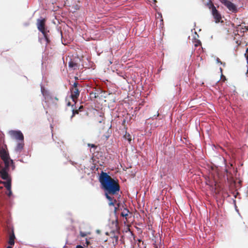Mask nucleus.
I'll list each match as a JSON object with an SVG mask.
<instances>
[{
	"mask_svg": "<svg viewBox=\"0 0 248 248\" xmlns=\"http://www.w3.org/2000/svg\"><path fill=\"white\" fill-rule=\"evenodd\" d=\"M100 183L101 188L104 190L106 199H110V196H116L118 199L121 197L119 194L120 191V186L117 179L111 178L108 172L101 171L98 177Z\"/></svg>",
	"mask_w": 248,
	"mask_h": 248,
	"instance_id": "obj_1",
	"label": "nucleus"
},
{
	"mask_svg": "<svg viewBox=\"0 0 248 248\" xmlns=\"http://www.w3.org/2000/svg\"><path fill=\"white\" fill-rule=\"evenodd\" d=\"M46 19L41 17L37 20V27L39 31L43 35L42 37H39V41L41 44H45L46 46L50 43V39L49 38V31L47 30L45 26Z\"/></svg>",
	"mask_w": 248,
	"mask_h": 248,
	"instance_id": "obj_2",
	"label": "nucleus"
},
{
	"mask_svg": "<svg viewBox=\"0 0 248 248\" xmlns=\"http://www.w3.org/2000/svg\"><path fill=\"white\" fill-rule=\"evenodd\" d=\"M41 92L44 97L45 102L47 104L48 107H53L56 108L57 107L58 99L57 97L52 95L44 86H41Z\"/></svg>",
	"mask_w": 248,
	"mask_h": 248,
	"instance_id": "obj_3",
	"label": "nucleus"
},
{
	"mask_svg": "<svg viewBox=\"0 0 248 248\" xmlns=\"http://www.w3.org/2000/svg\"><path fill=\"white\" fill-rule=\"evenodd\" d=\"M4 166H2V170L0 171V178L2 179H12L11 176L9 173L10 167L11 166V161L10 159L3 161Z\"/></svg>",
	"mask_w": 248,
	"mask_h": 248,
	"instance_id": "obj_4",
	"label": "nucleus"
},
{
	"mask_svg": "<svg viewBox=\"0 0 248 248\" xmlns=\"http://www.w3.org/2000/svg\"><path fill=\"white\" fill-rule=\"evenodd\" d=\"M9 134L13 138L19 141H24V135L22 132L19 130H11L9 131Z\"/></svg>",
	"mask_w": 248,
	"mask_h": 248,
	"instance_id": "obj_5",
	"label": "nucleus"
},
{
	"mask_svg": "<svg viewBox=\"0 0 248 248\" xmlns=\"http://www.w3.org/2000/svg\"><path fill=\"white\" fill-rule=\"evenodd\" d=\"M212 15L215 19V21L216 23H219L220 20L221 19L222 16L220 12L217 10V8H215L211 11Z\"/></svg>",
	"mask_w": 248,
	"mask_h": 248,
	"instance_id": "obj_6",
	"label": "nucleus"
},
{
	"mask_svg": "<svg viewBox=\"0 0 248 248\" xmlns=\"http://www.w3.org/2000/svg\"><path fill=\"white\" fill-rule=\"evenodd\" d=\"M3 180H6L5 183V188L8 190L7 196L9 197H11L13 195V193L11 190L12 187V179H3Z\"/></svg>",
	"mask_w": 248,
	"mask_h": 248,
	"instance_id": "obj_7",
	"label": "nucleus"
},
{
	"mask_svg": "<svg viewBox=\"0 0 248 248\" xmlns=\"http://www.w3.org/2000/svg\"><path fill=\"white\" fill-rule=\"evenodd\" d=\"M225 6L232 13H236L238 11L236 5L231 1L229 0Z\"/></svg>",
	"mask_w": 248,
	"mask_h": 248,
	"instance_id": "obj_8",
	"label": "nucleus"
},
{
	"mask_svg": "<svg viewBox=\"0 0 248 248\" xmlns=\"http://www.w3.org/2000/svg\"><path fill=\"white\" fill-rule=\"evenodd\" d=\"M24 146V141H19L17 144H16V146L15 148V152L16 154H20L22 150L23 149Z\"/></svg>",
	"mask_w": 248,
	"mask_h": 248,
	"instance_id": "obj_9",
	"label": "nucleus"
},
{
	"mask_svg": "<svg viewBox=\"0 0 248 248\" xmlns=\"http://www.w3.org/2000/svg\"><path fill=\"white\" fill-rule=\"evenodd\" d=\"M70 90L71 91V96L74 101L75 98H77L78 97L80 92L78 88L70 89Z\"/></svg>",
	"mask_w": 248,
	"mask_h": 248,
	"instance_id": "obj_10",
	"label": "nucleus"
},
{
	"mask_svg": "<svg viewBox=\"0 0 248 248\" xmlns=\"http://www.w3.org/2000/svg\"><path fill=\"white\" fill-rule=\"evenodd\" d=\"M78 63L75 62L73 61H72L71 59L68 62V67L70 68H71L73 70H75L77 68V67H78Z\"/></svg>",
	"mask_w": 248,
	"mask_h": 248,
	"instance_id": "obj_11",
	"label": "nucleus"
},
{
	"mask_svg": "<svg viewBox=\"0 0 248 248\" xmlns=\"http://www.w3.org/2000/svg\"><path fill=\"white\" fill-rule=\"evenodd\" d=\"M107 199L109 201L108 203L109 206H114V204L117 202V201L116 199H114L113 196H110V199L109 198Z\"/></svg>",
	"mask_w": 248,
	"mask_h": 248,
	"instance_id": "obj_12",
	"label": "nucleus"
},
{
	"mask_svg": "<svg viewBox=\"0 0 248 248\" xmlns=\"http://www.w3.org/2000/svg\"><path fill=\"white\" fill-rule=\"evenodd\" d=\"M239 30H240L241 32H244L247 30V27L246 26L242 27L240 25H238L236 27L235 31L238 32Z\"/></svg>",
	"mask_w": 248,
	"mask_h": 248,
	"instance_id": "obj_13",
	"label": "nucleus"
},
{
	"mask_svg": "<svg viewBox=\"0 0 248 248\" xmlns=\"http://www.w3.org/2000/svg\"><path fill=\"white\" fill-rule=\"evenodd\" d=\"M129 211L127 208H124V211L122 212L121 214V216L123 217H126L128 216V213Z\"/></svg>",
	"mask_w": 248,
	"mask_h": 248,
	"instance_id": "obj_14",
	"label": "nucleus"
},
{
	"mask_svg": "<svg viewBox=\"0 0 248 248\" xmlns=\"http://www.w3.org/2000/svg\"><path fill=\"white\" fill-rule=\"evenodd\" d=\"M85 244L87 245L85 246V244H83V246H81V245H77L75 248H85V247H88V245L90 244V242L88 240L87 238L85 239Z\"/></svg>",
	"mask_w": 248,
	"mask_h": 248,
	"instance_id": "obj_15",
	"label": "nucleus"
},
{
	"mask_svg": "<svg viewBox=\"0 0 248 248\" xmlns=\"http://www.w3.org/2000/svg\"><path fill=\"white\" fill-rule=\"evenodd\" d=\"M206 5L208 7V8L212 10V9L216 8L214 4L211 2V0H209L208 2L207 3Z\"/></svg>",
	"mask_w": 248,
	"mask_h": 248,
	"instance_id": "obj_16",
	"label": "nucleus"
},
{
	"mask_svg": "<svg viewBox=\"0 0 248 248\" xmlns=\"http://www.w3.org/2000/svg\"><path fill=\"white\" fill-rule=\"evenodd\" d=\"M9 238L14 240L16 239V236L14 233V228L13 227L11 228V231L10 232V235Z\"/></svg>",
	"mask_w": 248,
	"mask_h": 248,
	"instance_id": "obj_17",
	"label": "nucleus"
},
{
	"mask_svg": "<svg viewBox=\"0 0 248 248\" xmlns=\"http://www.w3.org/2000/svg\"><path fill=\"white\" fill-rule=\"evenodd\" d=\"M80 7V6L79 5H78V4H75L74 5L73 7H72V9H74V10L73 11H71V12L74 13H75L76 11L78 10L79 9Z\"/></svg>",
	"mask_w": 248,
	"mask_h": 248,
	"instance_id": "obj_18",
	"label": "nucleus"
},
{
	"mask_svg": "<svg viewBox=\"0 0 248 248\" xmlns=\"http://www.w3.org/2000/svg\"><path fill=\"white\" fill-rule=\"evenodd\" d=\"M125 139H127L128 141V142L130 143L131 141V135L129 133H126L124 135V136Z\"/></svg>",
	"mask_w": 248,
	"mask_h": 248,
	"instance_id": "obj_19",
	"label": "nucleus"
},
{
	"mask_svg": "<svg viewBox=\"0 0 248 248\" xmlns=\"http://www.w3.org/2000/svg\"><path fill=\"white\" fill-rule=\"evenodd\" d=\"M75 107H75V104H73V105H72V108H71V110L72 112V114L73 113H74V116L76 114H78V110L75 109Z\"/></svg>",
	"mask_w": 248,
	"mask_h": 248,
	"instance_id": "obj_20",
	"label": "nucleus"
},
{
	"mask_svg": "<svg viewBox=\"0 0 248 248\" xmlns=\"http://www.w3.org/2000/svg\"><path fill=\"white\" fill-rule=\"evenodd\" d=\"M130 232V235H131V237H132L133 240L134 241H136V240H135L136 236L134 234V233L129 228H128L127 230L125 231L126 232Z\"/></svg>",
	"mask_w": 248,
	"mask_h": 248,
	"instance_id": "obj_21",
	"label": "nucleus"
},
{
	"mask_svg": "<svg viewBox=\"0 0 248 248\" xmlns=\"http://www.w3.org/2000/svg\"><path fill=\"white\" fill-rule=\"evenodd\" d=\"M10 161H11L10 167H11L12 170H15V169L16 168V166H15V163H14V162L13 159H10Z\"/></svg>",
	"mask_w": 248,
	"mask_h": 248,
	"instance_id": "obj_22",
	"label": "nucleus"
},
{
	"mask_svg": "<svg viewBox=\"0 0 248 248\" xmlns=\"http://www.w3.org/2000/svg\"><path fill=\"white\" fill-rule=\"evenodd\" d=\"M90 95L92 97L94 98H96L98 96V93L93 92L90 93Z\"/></svg>",
	"mask_w": 248,
	"mask_h": 248,
	"instance_id": "obj_23",
	"label": "nucleus"
},
{
	"mask_svg": "<svg viewBox=\"0 0 248 248\" xmlns=\"http://www.w3.org/2000/svg\"><path fill=\"white\" fill-rule=\"evenodd\" d=\"M15 240L9 238L8 240V244L11 246H13L15 244Z\"/></svg>",
	"mask_w": 248,
	"mask_h": 248,
	"instance_id": "obj_24",
	"label": "nucleus"
},
{
	"mask_svg": "<svg viewBox=\"0 0 248 248\" xmlns=\"http://www.w3.org/2000/svg\"><path fill=\"white\" fill-rule=\"evenodd\" d=\"M232 202L234 204V206L235 209L236 211L238 212L239 210L237 209V207L236 204V200H234V199H232Z\"/></svg>",
	"mask_w": 248,
	"mask_h": 248,
	"instance_id": "obj_25",
	"label": "nucleus"
},
{
	"mask_svg": "<svg viewBox=\"0 0 248 248\" xmlns=\"http://www.w3.org/2000/svg\"><path fill=\"white\" fill-rule=\"evenodd\" d=\"M216 61L217 63H219L220 64H222L223 66L225 65V63H223L222 62H221L218 58L217 57L216 58Z\"/></svg>",
	"mask_w": 248,
	"mask_h": 248,
	"instance_id": "obj_26",
	"label": "nucleus"
},
{
	"mask_svg": "<svg viewBox=\"0 0 248 248\" xmlns=\"http://www.w3.org/2000/svg\"><path fill=\"white\" fill-rule=\"evenodd\" d=\"M79 85V84L77 82H76L75 81L72 85V89H76V88H78V86Z\"/></svg>",
	"mask_w": 248,
	"mask_h": 248,
	"instance_id": "obj_27",
	"label": "nucleus"
},
{
	"mask_svg": "<svg viewBox=\"0 0 248 248\" xmlns=\"http://www.w3.org/2000/svg\"><path fill=\"white\" fill-rule=\"evenodd\" d=\"M159 17H160V21L161 22V23H160V25H161V23H162V24H163V20L162 18V15L160 13H158V16L157 17V18H159Z\"/></svg>",
	"mask_w": 248,
	"mask_h": 248,
	"instance_id": "obj_28",
	"label": "nucleus"
},
{
	"mask_svg": "<svg viewBox=\"0 0 248 248\" xmlns=\"http://www.w3.org/2000/svg\"><path fill=\"white\" fill-rule=\"evenodd\" d=\"M80 235L82 237H84L85 236H86L87 235V233L86 232L80 231Z\"/></svg>",
	"mask_w": 248,
	"mask_h": 248,
	"instance_id": "obj_29",
	"label": "nucleus"
},
{
	"mask_svg": "<svg viewBox=\"0 0 248 248\" xmlns=\"http://www.w3.org/2000/svg\"><path fill=\"white\" fill-rule=\"evenodd\" d=\"M245 56L246 58L247 62L248 64V47L246 49V53L245 54Z\"/></svg>",
	"mask_w": 248,
	"mask_h": 248,
	"instance_id": "obj_30",
	"label": "nucleus"
},
{
	"mask_svg": "<svg viewBox=\"0 0 248 248\" xmlns=\"http://www.w3.org/2000/svg\"><path fill=\"white\" fill-rule=\"evenodd\" d=\"M219 1L221 3H222L223 4H224V5H225V4L227 3V2L229 1L228 0H219Z\"/></svg>",
	"mask_w": 248,
	"mask_h": 248,
	"instance_id": "obj_31",
	"label": "nucleus"
},
{
	"mask_svg": "<svg viewBox=\"0 0 248 248\" xmlns=\"http://www.w3.org/2000/svg\"><path fill=\"white\" fill-rule=\"evenodd\" d=\"M6 182V180H5V181H2L1 180H0V184H3L4 185V186L5 187V183ZM2 186H0V189H2Z\"/></svg>",
	"mask_w": 248,
	"mask_h": 248,
	"instance_id": "obj_32",
	"label": "nucleus"
},
{
	"mask_svg": "<svg viewBox=\"0 0 248 248\" xmlns=\"http://www.w3.org/2000/svg\"><path fill=\"white\" fill-rule=\"evenodd\" d=\"M88 146L90 147L91 148H95L96 146L94 144L88 143Z\"/></svg>",
	"mask_w": 248,
	"mask_h": 248,
	"instance_id": "obj_33",
	"label": "nucleus"
},
{
	"mask_svg": "<svg viewBox=\"0 0 248 248\" xmlns=\"http://www.w3.org/2000/svg\"><path fill=\"white\" fill-rule=\"evenodd\" d=\"M159 114L158 113V112H157V114L156 115H154L152 117V119L153 120L155 119H156L157 117H158L159 116Z\"/></svg>",
	"mask_w": 248,
	"mask_h": 248,
	"instance_id": "obj_34",
	"label": "nucleus"
},
{
	"mask_svg": "<svg viewBox=\"0 0 248 248\" xmlns=\"http://www.w3.org/2000/svg\"><path fill=\"white\" fill-rule=\"evenodd\" d=\"M113 238H114L115 239L116 241H117L118 240L119 237L118 235H114L113 236Z\"/></svg>",
	"mask_w": 248,
	"mask_h": 248,
	"instance_id": "obj_35",
	"label": "nucleus"
},
{
	"mask_svg": "<svg viewBox=\"0 0 248 248\" xmlns=\"http://www.w3.org/2000/svg\"><path fill=\"white\" fill-rule=\"evenodd\" d=\"M114 213L115 215H116L117 214V207H114Z\"/></svg>",
	"mask_w": 248,
	"mask_h": 248,
	"instance_id": "obj_36",
	"label": "nucleus"
},
{
	"mask_svg": "<svg viewBox=\"0 0 248 248\" xmlns=\"http://www.w3.org/2000/svg\"><path fill=\"white\" fill-rule=\"evenodd\" d=\"M114 222H115V224H116V226H117V225H118V219H116L114 221H113V222H112V223L114 224Z\"/></svg>",
	"mask_w": 248,
	"mask_h": 248,
	"instance_id": "obj_37",
	"label": "nucleus"
},
{
	"mask_svg": "<svg viewBox=\"0 0 248 248\" xmlns=\"http://www.w3.org/2000/svg\"><path fill=\"white\" fill-rule=\"evenodd\" d=\"M74 113H73L72 114V115L71 116V117H70V120H71V121H72V118L74 117Z\"/></svg>",
	"mask_w": 248,
	"mask_h": 248,
	"instance_id": "obj_38",
	"label": "nucleus"
},
{
	"mask_svg": "<svg viewBox=\"0 0 248 248\" xmlns=\"http://www.w3.org/2000/svg\"><path fill=\"white\" fill-rule=\"evenodd\" d=\"M121 204H122V203H120V202H118V203H117L118 207V208H119V207H120L121 206Z\"/></svg>",
	"mask_w": 248,
	"mask_h": 248,
	"instance_id": "obj_39",
	"label": "nucleus"
},
{
	"mask_svg": "<svg viewBox=\"0 0 248 248\" xmlns=\"http://www.w3.org/2000/svg\"><path fill=\"white\" fill-rule=\"evenodd\" d=\"M67 105L68 106H71L72 107V105H71V103L69 102L67 103Z\"/></svg>",
	"mask_w": 248,
	"mask_h": 248,
	"instance_id": "obj_40",
	"label": "nucleus"
},
{
	"mask_svg": "<svg viewBox=\"0 0 248 248\" xmlns=\"http://www.w3.org/2000/svg\"><path fill=\"white\" fill-rule=\"evenodd\" d=\"M219 70L221 73V76H222V69L221 67L219 68Z\"/></svg>",
	"mask_w": 248,
	"mask_h": 248,
	"instance_id": "obj_41",
	"label": "nucleus"
},
{
	"mask_svg": "<svg viewBox=\"0 0 248 248\" xmlns=\"http://www.w3.org/2000/svg\"><path fill=\"white\" fill-rule=\"evenodd\" d=\"M96 233H97L99 234V233H100V230H97L96 231Z\"/></svg>",
	"mask_w": 248,
	"mask_h": 248,
	"instance_id": "obj_42",
	"label": "nucleus"
},
{
	"mask_svg": "<svg viewBox=\"0 0 248 248\" xmlns=\"http://www.w3.org/2000/svg\"><path fill=\"white\" fill-rule=\"evenodd\" d=\"M162 70V68L160 67L158 70V72L159 73Z\"/></svg>",
	"mask_w": 248,
	"mask_h": 248,
	"instance_id": "obj_43",
	"label": "nucleus"
},
{
	"mask_svg": "<svg viewBox=\"0 0 248 248\" xmlns=\"http://www.w3.org/2000/svg\"><path fill=\"white\" fill-rule=\"evenodd\" d=\"M12 246H11V245H10V246H8V247H7V248H12Z\"/></svg>",
	"mask_w": 248,
	"mask_h": 248,
	"instance_id": "obj_44",
	"label": "nucleus"
},
{
	"mask_svg": "<svg viewBox=\"0 0 248 248\" xmlns=\"http://www.w3.org/2000/svg\"><path fill=\"white\" fill-rule=\"evenodd\" d=\"M70 162L72 165H74V162L73 161H70Z\"/></svg>",
	"mask_w": 248,
	"mask_h": 248,
	"instance_id": "obj_45",
	"label": "nucleus"
},
{
	"mask_svg": "<svg viewBox=\"0 0 248 248\" xmlns=\"http://www.w3.org/2000/svg\"><path fill=\"white\" fill-rule=\"evenodd\" d=\"M75 80H78V78L77 77H75Z\"/></svg>",
	"mask_w": 248,
	"mask_h": 248,
	"instance_id": "obj_46",
	"label": "nucleus"
},
{
	"mask_svg": "<svg viewBox=\"0 0 248 248\" xmlns=\"http://www.w3.org/2000/svg\"><path fill=\"white\" fill-rule=\"evenodd\" d=\"M19 161H20V162H23V160H22V159H19Z\"/></svg>",
	"mask_w": 248,
	"mask_h": 248,
	"instance_id": "obj_47",
	"label": "nucleus"
},
{
	"mask_svg": "<svg viewBox=\"0 0 248 248\" xmlns=\"http://www.w3.org/2000/svg\"><path fill=\"white\" fill-rule=\"evenodd\" d=\"M137 241H139V242H140L141 240L140 239H138L137 240Z\"/></svg>",
	"mask_w": 248,
	"mask_h": 248,
	"instance_id": "obj_48",
	"label": "nucleus"
},
{
	"mask_svg": "<svg viewBox=\"0 0 248 248\" xmlns=\"http://www.w3.org/2000/svg\"><path fill=\"white\" fill-rule=\"evenodd\" d=\"M154 3H155V2H156V0H154Z\"/></svg>",
	"mask_w": 248,
	"mask_h": 248,
	"instance_id": "obj_49",
	"label": "nucleus"
},
{
	"mask_svg": "<svg viewBox=\"0 0 248 248\" xmlns=\"http://www.w3.org/2000/svg\"><path fill=\"white\" fill-rule=\"evenodd\" d=\"M93 168H95V166H93V167H92L91 168V169L93 170Z\"/></svg>",
	"mask_w": 248,
	"mask_h": 248,
	"instance_id": "obj_50",
	"label": "nucleus"
},
{
	"mask_svg": "<svg viewBox=\"0 0 248 248\" xmlns=\"http://www.w3.org/2000/svg\"><path fill=\"white\" fill-rule=\"evenodd\" d=\"M93 168H95V166H93V167H92L91 168V169L93 170Z\"/></svg>",
	"mask_w": 248,
	"mask_h": 248,
	"instance_id": "obj_51",
	"label": "nucleus"
},
{
	"mask_svg": "<svg viewBox=\"0 0 248 248\" xmlns=\"http://www.w3.org/2000/svg\"><path fill=\"white\" fill-rule=\"evenodd\" d=\"M93 168H95V166H93V167H92L91 168V169L93 170Z\"/></svg>",
	"mask_w": 248,
	"mask_h": 248,
	"instance_id": "obj_52",
	"label": "nucleus"
},
{
	"mask_svg": "<svg viewBox=\"0 0 248 248\" xmlns=\"http://www.w3.org/2000/svg\"><path fill=\"white\" fill-rule=\"evenodd\" d=\"M198 46V44H195V46Z\"/></svg>",
	"mask_w": 248,
	"mask_h": 248,
	"instance_id": "obj_53",
	"label": "nucleus"
},
{
	"mask_svg": "<svg viewBox=\"0 0 248 248\" xmlns=\"http://www.w3.org/2000/svg\"><path fill=\"white\" fill-rule=\"evenodd\" d=\"M161 238L160 237V243H161Z\"/></svg>",
	"mask_w": 248,
	"mask_h": 248,
	"instance_id": "obj_54",
	"label": "nucleus"
},
{
	"mask_svg": "<svg viewBox=\"0 0 248 248\" xmlns=\"http://www.w3.org/2000/svg\"><path fill=\"white\" fill-rule=\"evenodd\" d=\"M246 74L248 75V71H247V73H246Z\"/></svg>",
	"mask_w": 248,
	"mask_h": 248,
	"instance_id": "obj_55",
	"label": "nucleus"
},
{
	"mask_svg": "<svg viewBox=\"0 0 248 248\" xmlns=\"http://www.w3.org/2000/svg\"><path fill=\"white\" fill-rule=\"evenodd\" d=\"M102 122V121L100 120L99 121V123H101Z\"/></svg>",
	"mask_w": 248,
	"mask_h": 248,
	"instance_id": "obj_56",
	"label": "nucleus"
},
{
	"mask_svg": "<svg viewBox=\"0 0 248 248\" xmlns=\"http://www.w3.org/2000/svg\"><path fill=\"white\" fill-rule=\"evenodd\" d=\"M61 36H62V32H61Z\"/></svg>",
	"mask_w": 248,
	"mask_h": 248,
	"instance_id": "obj_57",
	"label": "nucleus"
},
{
	"mask_svg": "<svg viewBox=\"0 0 248 248\" xmlns=\"http://www.w3.org/2000/svg\"><path fill=\"white\" fill-rule=\"evenodd\" d=\"M89 248H93V247H90Z\"/></svg>",
	"mask_w": 248,
	"mask_h": 248,
	"instance_id": "obj_58",
	"label": "nucleus"
},
{
	"mask_svg": "<svg viewBox=\"0 0 248 248\" xmlns=\"http://www.w3.org/2000/svg\"><path fill=\"white\" fill-rule=\"evenodd\" d=\"M65 247V245L64 246H63V248H64Z\"/></svg>",
	"mask_w": 248,
	"mask_h": 248,
	"instance_id": "obj_59",
	"label": "nucleus"
}]
</instances>
